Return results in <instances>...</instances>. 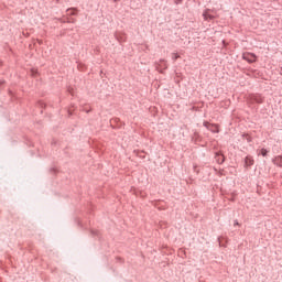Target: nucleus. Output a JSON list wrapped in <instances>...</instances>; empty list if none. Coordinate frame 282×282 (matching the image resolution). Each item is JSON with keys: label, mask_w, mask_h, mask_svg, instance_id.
<instances>
[{"label": "nucleus", "mask_w": 282, "mask_h": 282, "mask_svg": "<svg viewBox=\"0 0 282 282\" xmlns=\"http://www.w3.org/2000/svg\"><path fill=\"white\" fill-rule=\"evenodd\" d=\"M256 102H263V100H261V98H256Z\"/></svg>", "instance_id": "9b49d317"}, {"label": "nucleus", "mask_w": 282, "mask_h": 282, "mask_svg": "<svg viewBox=\"0 0 282 282\" xmlns=\"http://www.w3.org/2000/svg\"><path fill=\"white\" fill-rule=\"evenodd\" d=\"M166 62L164 59H160L159 63H158V66H156V69L159 72H162V69H166Z\"/></svg>", "instance_id": "20e7f679"}, {"label": "nucleus", "mask_w": 282, "mask_h": 282, "mask_svg": "<svg viewBox=\"0 0 282 282\" xmlns=\"http://www.w3.org/2000/svg\"><path fill=\"white\" fill-rule=\"evenodd\" d=\"M176 58H180V55L175 54L174 59L176 61Z\"/></svg>", "instance_id": "f8f14e48"}, {"label": "nucleus", "mask_w": 282, "mask_h": 282, "mask_svg": "<svg viewBox=\"0 0 282 282\" xmlns=\"http://www.w3.org/2000/svg\"><path fill=\"white\" fill-rule=\"evenodd\" d=\"M254 164V159L252 156H247L245 160V166H252Z\"/></svg>", "instance_id": "39448f33"}, {"label": "nucleus", "mask_w": 282, "mask_h": 282, "mask_svg": "<svg viewBox=\"0 0 282 282\" xmlns=\"http://www.w3.org/2000/svg\"><path fill=\"white\" fill-rule=\"evenodd\" d=\"M212 12L213 11H210V9H207L204 11L203 17H204L205 21H208V20L212 21V19H215V15H213Z\"/></svg>", "instance_id": "7ed1b4c3"}, {"label": "nucleus", "mask_w": 282, "mask_h": 282, "mask_svg": "<svg viewBox=\"0 0 282 282\" xmlns=\"http://www.w3.org/2000/svg\"><path fill=\"white\" fill-rule=\"evenodd\" d=\"M243 61H247L248 63H254L257 61V55L253 53H245L242 55Z\"/></svg>", "instance_id": "f257e3e1"}, {"label": "nucleus", "mask_w": 282, "mask_h": 282, "mask_svg": "<svg viewBox=\"0 0 282 282\" xmlns=\"http://www.w3.org/2000/svg\"><path fill=\"white\" fill-rule=\"evenodd\" d=\"M273 164H275V166H281L282 167V155L275 156L273 159Z\"/></svg>", "instance_id": "423d86ee"}, {"label": "nucleus", "mask_w": 282, "mask_h": 282, "mask_svg": "<svg viewBox=\"0 0 282 282\" xmlns=\"http://www.w3.org/2000/svg\"><path fill=\"white\" fill-rule=\"evenodd\" d=\"M67 12L68 14L74 15L76 14V9H68Z\"/></svg>", "instance_id": "6e6552de"}, {"label": "nucleus", "mask_w": 282, "mask_h": 282, "mask_svg": "<svg viewBox=\"0 0 282 282\" xmlns=\"http://www.w3.org/2000/svg\"><path fill=\"white\" fill-rule=\"evenodd\" d=\"M204 127H206V129H208L213 133H219V126H217V124L204 122Z\"/></svg>", "instance_id": "f03ea898"}, {"label": "nucleus", "mask_w": 282, "mask_h": 282, "mask_svg": "<svg viewBox=\"0 0 282 282\" xmlns=\"http://www.w3.org/2000/svg\"><path fill=\"white\" fill-rule=\"evenodd\" d=\"M216 158H217L218 162H220V163L224 162V155L217 154Z\"/></svg>", "instance_id": "0eeeda50"}, {"label": "nucleus", "mask_w": 282, "mask_h": 282, "mask_svg": "<svg viewBox=\"0 0 282 282\" xmlns=\"http://www.w3.org/2000/svg\"><path fill=\"white\" fill-rule=\"evenodd\" d=\"M31 74H32V76H36L39 74V70L33 68V69H31Z\"/></svg>", "instance_id": "9d476101"}, {"label": "nucleus", "mask_w": 282, "mask_h": 282, "mask_svg": "<svg viewBox=\"0 0 282 282\" xmlns=\"http://www.w3.org/2000/svg\"><path fill=\"white\" fill-rule=\"evenodd\" d=\"M260 153L263 155V158H265V155H268V150L261 149Z\"/></svg>", "instance_id": "1a4fd4ad"}]
</instances>
